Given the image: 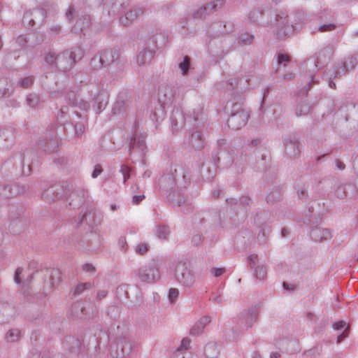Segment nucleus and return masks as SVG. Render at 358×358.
Instances as JSON below:
<instances>
[{
	"label": "nucleus",
	"instance_id": "63",
	"mask_svg": "<svg viewBox=\"0 0 358 358\" xmlns=\"http://www.w3.org/2000/svg\"><path fill=\"white\" fill-rule=\"evenodd\" d=\"M117 244L122 251H127L128 245L125 237H120L118 240Z\"/></svg>",
	"mask_w": 358,
	"mask_h": 358
},
{
	"label": "nucleus",
	"instance_id": "31",
	"mask_svg": "<svg viewBox=\"0 0 358 358\" xmlns=\"http://www.w3.org/2000/svg\"><path fill=\"white\" fill-rule=\"evenodd\" d=\"M265 10L262 8H257L251 10L248 14V18L251 22L255 23H262L264 24H269V21L264 20Z\"/></svg>",
	"mask_w": 358,
	"mask_h": 358
},
{
	"label": "nucleus",
	"instance_id": "6",
	"mask_svg": "<svg viewBox=\"0 0 358 358\" xmlns=\"http://www.w3.org/2000/svg\"><path fill=\"white\" fill-rule=\"evenodd\" d=\"M358 64V53L348 56L343 62L335 64L331 68L324 72V77L328 80V85L331 88L335 89L336 84L333 79L345 74L354 69Z\"/></svg>",
	"mask_w": 358,
	"mask_h": 358
},
{
	"label": "nucleus",
	"instance_id": "25",
	"mask_svg": "<svg viewBox=\"0 0 358 358\" xmlns=\"http://www.w3.org/2000/svg\"><path fill=\"white\" fill-rule=\"evenodd\" d=\"M71 315L73 317L80 319H87L91 317H94L95 314L94 311L92 313L90 311V308L87 307V304L85 302L77 301L72 305L71 307Z\"/></svg>",
	"mask_w": 358,
	"mask_h": 358
},
{
	"label": "nucleus",
	"instance_id": "16",
	"mask_svg": "<svg viewBox=\"0 0 358 358\" xmlns=\"http://www.w3.org/2000/svg\"><path fill=\"white\" fill-rule=\"evenodd\" d=\"M75 8L70 6L66 12V17L68 20L73 24L71 30L73 32L80 34H85V31L88 29L91 24V18L88 15H77V19L74 22Z\"/></svg>",
	"mask_w": 358,
	"mask_h": 358
},
{
	"label": "nucleus",
	"instance_id": "57",
	"mask_svg": "<svg viewBox=\"0 0 358 358\" xmlns=\"http://www.w3.org/2000/svg\"><path fill=\"white\" fill-rule=\"evenodd\" d=\"M90 236L94 237H90L91 239H93V243L87 245V249L89 250H94L96 248H97L101 243V238L94 234L92 232L90 233Z\"/></svg>",
	"mask_w": 358,
	"mask_h": 358
},
{
	"label": "nucleus",
	"instance_id": "47",
	"mask_svg": "<svg viewBox=\"0 0 358 358\" xmlns=\"http://www.w3.org/2000/svg\"><path fill=\"white\" fill-rule=\"evenodd\" d=\"M313 208H309L308 211L305 213V217L303 218V223L310 225L312 224H315L317 222L318 218L313 216Z\"/></svg>",
	"mask_w": 358,
	"mask_h": 358
},
{
	"label": "nucleus",
	"instance_id": "34",
	"mask_svg": "<svg viewBox=\"0 0 358 358\" xmlns=\"http://www.w3.org/2000/svg\"><path fill=\"white\" fill-rule=\"evenodd\" d=\"M201 177L210 180L215 175V169L211 163H203L199 169Z\"/></svg>",
	"mask_w": 358,
	"mask_h": 358
},
{
	"label": "nucleus",
	"instance_id": "40",
	"mask_svg": "<svg viewBox=\"0 0 358 358\" xmlns=\"http://www.w3.org/2000/svg\"><path fill=\"white\" fill-rule=\"evenodd\" d=\"M27 105L34 109H37L41 103L40 96L35 93H30L26 98Z\"/></svg>",
	"mask_w": 358,
	"mask_h": 358
},
{
	"label": "nucleus",
	"instance_id": "39",
	"mask_svg": "<svg viewBox=\"0 0 358 358\" xmlns=\"http://www.w3.org/2000/svg\"><path fill=\"white\" fill-rule=\"evenodd\" d=\"M49 275L51 286L53 287L57 285L61 281L62 273L59 268H52L47 271Z\"/></svg>",
	"mask_w": 358,
	"mask_h": 358
},
{
	"label": "nucleus",
	"instance_id": "56",
	"mask_svg": "<svg viewBox=\"0 0 358 358\" xmlns=\"http://www.w3.org/2000/svg\"><path fill=\"white\" fill-rule=\"evenodd\" d=\"M90 64L94 69H99L104 66L103 64H102V60L99 53L95 55L92 58Z\"/></svg>",
	"mask_w": 358,
	"mask_h": 358
},
{
	"label": "nucleus",
	"instance_id": "61",
	"mask_svg": "<svg viewBox=\"0 0 358 358\" xmlns=\"http://www.w3.org/2000/svg\"><path fill=\"white\" fill-rule=\"evenodd\" d=\"M238 81L236 78H230L226 83V87L228 91H233L237 85Z\"/></svg>",
	"mask_w": 358,
	"mask_h": 358
},
{
	"label": "nucleus",
	"instance_id": "22",
	"mask_svg": "<svg viewBox=\"0 0 358 358\" xmlns=\"http://www.w3.org/2000/svg\"><path fill=\"white\" fill-rule=\"evenodd\" d=\"M176 280L185 287H190L194 285V278L192 272L185 266L178 264L175 270Z\"/></svg>",
	"mask_w": 358,
	"mask_h": 358
},
{
	"label": "nucleus",
	"instance_id": "52",
	"mask_svg": "<svg viewBox=\"0 0 358 358\" xmlns=\"http://www.w3.org/2000/svg\"><path fill=\"white\" fill-rule=\"evenodd\" d=\"M336 26L334 21L321 23L318 27V31L320 32H327L334 31Z\"/></svg>",
	"mask_w": 358,
	"mask_h": 358
},
{
	"label": "nucleus",
	"instance_id": "20",
	"mask_svg": "<svg viewBox=\"0 0 358 358\" xmlns=\"http://www.w3.org/2000/svg\"><path fill=\"white\" fill-rule=\"evenodd\" d=\"M278 67L275 73L280 78L289 80L292 78L293 74L291 72L290 57L287 55L279 53L277 57Z\"/></svg>",
	"mask_w": 358,
	"mask_h": 358
},
{
	"label": "nucleus",
	"instance_id": "8",
	"mask_svg": "<svg viewBox=\"0 0 358 358\" xmlns=\"http://www.w3.org/2000/svg\"><path fill=\"white\" fill-rule=\"evenodd\" d=\"M104 66H110L109 74L113 79H117L124 70L125 62L119 58V53L115 50H103L99 52Z\"/></svg>",
	"mask_w": 358,
	"mask_h": 358
},
{
	"label": "nucleus",
	"instance_id": "2",
	"mask_svg": "<svg viewBox=\"0 0 358 358\" xmlns=\"http://www.w3.org/2000/svg\"><path fill=\"white\" fill-rule=\"evenodd\" d=\"M231 98L226 102L224 109L231 115L227 125L229 129L238 130L244 127L250 117V113L242 108L243 98L240 94H230Z\"/></svg>",
	"mask_w": 358,
	"mask_h": 358
},
{
	"label": "nucleus",
	"instance_id": "49",
	"mask_svg": "<svg viewBox=\"0 0 358 358\" xmlns=\"http://www.w3.org/2000/svg\"><path fill=\"white\" fill-rule=\"evenodd\" d=\"M254 275L257 279L259 280L265 279L266 277V267L264 265H258L255 266L254 271Z\"/></svg>",
	"mask_w": 358,
	"mask_h": 358
},
{
	"label": "nucleus",
	"instance_id": "14",
	"mask_svg": "<svg viewBox=\"0 0 358 358\" xmlns=\"http://www.w3.org/2000/svg\"><path fill=\"white\" fill-rule=\"evenodd\" d=\"M306 71L300 73L298 78V87L303 93H308L311 89L313 85L318 83L316 73H318L320 67L313 61H307L306 62Z\"/></svg>",
	"mask_w": 358,
	"mask_h": 358
},
{
	"label": "nucleus",
	"instance_id": "33",
	"mask_svg": "<svg viewBox=\"0 0 358 358\" xmlns=\"http://www.w3.org/2000/svg\"><path fill=\"white\" fill-rule=\"evenodd\" d=\"M333 55V50L331 48L327 46L324 47L319 53L316 59H310L309 61H313L317 64V67H319L320 64L326 62L327 60L330 59L331 57Z\"/></svg>",
	"mask_w": 358,
	"mask_h": 358
},
{
	"label": "nucleus",
	"instance_id": "26",
	"mask_svg": "<svg viewBox=\"0 0 358 358\" xmlns=\"http://www.w3.org/2000/svg\"><path fill=\"white\" fill-rule=\"evenodd\" d=\"M175 91L171 85H162L158 91V99L162 105H169L173 102Z\"/></svg>",
	"mask_w": 358,
	"mask_h": 358
},
{
	"label": "nucleus",
	"instance_id": "28",
	"mask_svg": "<svg viewBox=\"0 0 358 358\" xmlns=\"http://www.w3.org/2000/svg\"><path fill=\"white\" fill-rule=\"evenodd\" d=\"M62 348L64 351L76 353L81 349V343L80 340L72 336H65L62 341Z\"/></svg>",
	"mask_w": 358,
	"mask_h": 358
},
{
	"label": "nucleus",
	"instance_id": "3",
	"mask_svg": "<svg viewBox=\"0 0 358 358\" xmlns=\"http://www.w3.org/2000/svg\"><path fill=\"white\" fill-rule=\"evenodd\" d=\"M166 36L167 34L159 28L149 33L148 38L138 48L136 59L138 66H143L151 61L155 54L158 43H163Z\"/></svg>",
	"mask_w": 358,
	"mask_h": 358
},
{
	"label": "nucleus",
	"instance_id": "18",
	"mask_svg": "<svg viewBox=\"0 0 358 358\" xmlns=\"http://www.w3.org/2000/svg\"><path fill=\"white\" fill-rule=\"evenodd\" d=\"M203 117L199 118L197 122H194L191 127L187 128L189 134L186 141H187L189 145L198 150H202L204 148V139L200 124L201 121H203Z\"/></svg>",
	"mask_w": 358,
	"mask_h": 358
},
{
	"label": "nucleus",
	"instance_id": "51",
	"mask_svg": "<svg viewBox=\"0 0 358 358\" xmlns=\"http://www.w3.org/2000/svg\"><path fill=\"white\" fill-rule=\"evenodd\" d=\"M150 245L147 243L141 242L138 243L134 248L135 252L140 255L146 254L150 250Z\"/></svg>",
	"mask_w": 358,
	"mask_h": 358
},
{
	"label": "nucleus",
	"instance_id": "30",
	"mask_svg": "<svg viewBox=\"0 0 358 358\" xmlns=\"http://www.w3.org/2000/svg\"><path fill=\"white\" fill-rule=\"evenodd\" d=\"M211 321V318L209 316H203L190 329V334L192 336H199L204 330L206 326L209 324Z\"/></svg>",
	"mask_w": 358,
	"mask_h": 358
},
{
	"label": "nucleus",
	"instance_id": "32",
	"mask_svg": "<svg viewBox=\"0 0 358 358\" xmlns=\"http://www.w3.org/2000/svg\"><path fill=\"white\" fill-rule=\"evenodd\" d=\"M254 35L252 33L242 31L238 33V37L236 38V42L235 43L233 48H236V43L238 45H249L253 43Z\"/></svg>",
	"mask_w": 358,
	"mask_h": 358
},
{
	"label": "nucleus",
	"instance_id": "60",
	"mask_svg": "<svg viewBox=\"0 0 358 358\" xmlns=\"http://www.w3.org/2000/svg\"><path fill=\"white\" fill-rule=\"evenodd\" d=\"M130 168L127 165H122L120 168V172L122 174L123 182H125L130 178Z\"/></svg>",
	"mask_w": 358,
	"mask_h": 358
},
{
	"label": "nucleus",
	"instance_id": "41",
	"mask_svg": "<svg viewBox=\"0 0 358 358\" xmlns=\"http://www.w3.org/2000/svg\"><path fill=\"white\" fill-rule=\"evenodd\" d=\"M24 228V223L20 219L13 220L9 225L10 231L14 234H20Z\"/></svg>",
	"mask_w": 358,
	"mask_h": 358
},
{
	"label": "nucleus",
	"instance_id": "5",
	"mask_svg": "<svg viewBox=\"0 0 358 358\" xmlns=\"http://www.w3.org/2000/svg\"><path fill=\"white\" fill-rule=\"evenodd\" d=\"M73 116H71L69 113V108L67 106H62L57 113V122L60 126L63 127V129L65 131L67 129L66 126L67 124L71 125L73 128L74 136L80 138L85 132L86 122V117L83 116L78 112H73Z\"/></svg>",
	"mask_w": 358,
	"mask_h": 358
},
{
	"label": "nucleus",
	"instance_id": "15",
	"mask_svg": "<svg viewBox=\"0 0 358 358\" xmlns=\"http://www.w3.org/2000/svg\"><path fill=\"white\" fill-rule=\"evenodd\" d=\"M58 145V132L54 125H52L44 135L40 136L38 141L36 143L38 150L45 154L55 152Z\"/></svg>",
	"mask_w": 358,
	"mask_h": 358
},
{
	"label": "nucleus",
	"instance_id": "37",
	"mask_svg": "<svg viewBox=\"0 0 358 358\" xmlns=\"http://www.w3.org/2000/svg\"><path fill=\"white\" fill-rule=\"evenodd\" d=\"M170 233L171 231L169 226L165 224H159L156 226L155 234L159 239H166L169 236Z\"/></svg>",
	"mask_w": 358,
	"mask_h": 358
},
{
	"label": "nucleus",
	"instance_id": "13",
	"mask_svg": "<svg viewBox=\"0 0 358 358\" xmlns=\"http://www.w3.org/2000/svg\"><path fill=\"white\" fill-rule=\"evenodd\" d=\"M103 84L90 83L87 85V91L92 98V107L96 114L106 108L108 102V94L103 90Z\"/></svg>",
	"mask_w": 358,
	"mask_h": 358
},
{
	"label": "nucleus",
	"instance_id": "10",
	"mask_svg": "<svg viewBox=\"0 0 358 358\" xmlns=\"http://www.w3.org/2000/svg\"><path fill=\"white\" fill-rule=\"evenodd\" d=\"M199 118V114L194 111L193 116L187 115L180 107L174 106L170 116L171 129L173 133L178 132L187 126L191 127Z\"/></svg>",
	"mask_w": 358,
	"mask_h": 358
},
{
	"label": "nucleus",
	"instance_id": "59",
	"mask_svg": "<svg viewBox=\"0 0 358 358\" xmlns=\"http://www.w3.org/2000/svg\"><path fill=\"white\" fill-rule=\"evenodd\" d=\"M178 296H179V291L178 289H176V288H170L169 289L168 297H169V300L170 301L171 303H175L177 301Z\"/></svg>",
	"mask_w": 358,
	"mask_h": 358
},
{
	"label": "nucleus",
	"instance_id": "38",
	"mask_svg": "<svg viewBox=\"0 0 358 358\" xmlns=\"http://www.w3.org/2000/svg\"><path fill=\"white\" fill-rule=\"evenodd\" d=\"M21 338V331L19 329H11L5 335L4 339L7 343H15Z\"/></svg>",
	"mask_w": 358,
	"mask_h": 358
},
{
	"label": "nucleus",
	"instance_id": "1",
	"mask_svg": "<svg viewBox=\"0 0 358 358\" xmlns=\"http://www.w3.org/2000/svg\"><path fill=\"white\" fill-rule=\"evenodd\" d=\"M192 180L190 169L185 165L177 164L173 165L158 180L160 191L173 205L181 207L185 214L190 213L194 209L185 194Z\"/></svg>",
	"mask_w": 358,
	"mask_h": 358
},
{
	"label": "nucleus",
	"instance_id": "44",
	"mask_svg": "<svg viewBox=\"0 0 358 358\" xmlns=\"http://www.w3.org/2000/svg\"><path fill=\"white\" fill-rule=\"evenodd\" d=\"M311 106L307 101H302L299 103L296 108V115L302 116L307 115L310 110Z\"/></svg>",
	"mask_w": 358,
	"mask_h": 358
},
{
	"label": "nucleus",
	"instance_id": "29",
	"mask_svg": "<svg viewBox=\"0 0 358 358\" xmlns=\"http://www.w3.org/2000/svg\"><path fill=\"white\" fill-rule=\"evenodd\" d=\"M310 236L315 241H322L330 240L332 237V233L330 229L315 227L310 231Z\"/></svg>",
	"mask_w": 358,
	"mask_h": 358
},
{
	"label": "nucleus",
	"instance_id": "48",
	"mask_svg": "<svg viewBox=\"0 0 358 358\" xmlns=\"http://www.w3.org/2000/svg\"><path fill=\"white\" fill-rule=\"evenodd\" d=\"M191 59L189 56L186 55L183 57V60L179 63L178 67L180 69L182 75H186L190 69Z\"/></svg>",
	"mask_w": 358,
	"mask_h": 358
},
{
	"label": "nucleus",
	"instance_id": "23",
	"mask_svg": "<svg viewBox=\"0 0 358 358\" xmlns=\"http://www.w3.org/2000/svg\"><path fill=\"white\" fill-rule=\"evenodd\" d=\"M46 186L47 185H44L43 187L44 190L42 196L48 201L59 199L64 193V187L60 183H55L45 188Z\"/></svg>",
	"mask_w": 358,
	"mask_h": 358
},
{
	"label": "nucleus",
	"instance_id": "55",
	"mask_svg": "<svg viewBox=\"0 0 358 358\" xmlns=\"http://www.w3.org/2000/svg\"><path fill=\"white\" fill-rule=\"evenodd\" d=\"M13 136L12 128H1L0 129V138L5 141L11 138Z\"/></svg>",
	"mask_w": 358,
	"mask_h": 358
},
{
	"label": "nucleus",
	"instance_id": "7",
	"mask_svg": "<svg viewBox=\"0 0 358 358\" xmlns=\"http://www.w3.org/2000/svg\"><path fill=\"white\" fill-rule=\"evenodd\" d=\"M267 13H269L271 17L269 24L273 27L274 34L278 38H283L293 31L294 27L289 24L288 15L285 12L280 10H269Z\"/></svg>",
	"mask_w": 358,
	"mask_h": 358
},
{
	"label": "nucleus",
	"instance_id": "58",
	"mask_svg": "<svg viewBox=\"0 0 358 358\" xmlns=\"http://www.w3.org/2000/svg\"><path fill=\"white\" fill-rule=\"evenodd\" d=\"M210 300L215 303L220 304L224 301V299L220 292H213L210 297Z\"/></svg>",
	"mask_w": 358,
	"mask_h": 358
},
{
	"label": "nucleus",
	"instance_id": "54",
	"mask_svg": "<svg viewBox=\"0 0 358 358\" xmlns=\"http://www.w3.org/2000/svg\"><path fill=\"white\" fill-rule=\"evenodd\" d=\"M45 62L52 66L57 67V55L54 52H48L45 56Z\"/></svg>",
	"mask_w": 358,
	"mask_h": 358
},
{
	"label": "nucleus",
	"instance_id": "64",
	"mask_svg": "<svg viewBox=\"0 0 358 358\" xmlns=\"http://www.w3.org/2000/svg\"><path fill=\"white\" fill-rule=\"evenodd\" d=\"M103 172V169L100 164H96L92 173V177L96 178Z\"/></svg>",
	"mask_w": 358,
	"mask_h": 358
},
{
	"label": "nucleus",
	"instance_id": "45",
	"mask_svg": "<svg viewBox=\"0 0 358 358\" xmlns=\"http://www.w3.org/2000/svg\"><path fill=\"white\" fill-rule=\"evenodd\" d=\"M34 80L35 78L33 76H29L22 78L18 80L17 86L24 89L29 88L33 85Z\"/></svg>",
	"mask_w": 358,
	"mask_h": 358
},
{
	"label": "nucleus",
	"instance_id": "43",
	"mask_svg": "<svg viewBox=\"0 0 358 358\" xmlns=\"http://www.w3.org/2000/svg\"><path fill=\"white\" fill-rule=\"evenodd\" d=\"M317 18L321 23L334 21V17L331 12L327 9H324L317 15Z\"/></svg>",
	"mask_w": 358,
	"mask_h": 358
},
{
	"label": "nucleus",
	"instance_id": "46",
	"mask_svg": "<svg viewBox=\"0 0 358 358\" xmlns=\"http://www.w3.org/2000/svg\"><path fill=\"white\" fill-rule=\"evenodd\" d=\"M226 201L227 203H231V205H237L242 206L243 209L246 208V206H248L251 201L250 199L247 196H243L239 200L236 199H226Z\"/></svg>",
	"mask_w": 358,
	"mask_h": 358
},
{
	"label": "nucleus",
	"instance_id": "24",
	"mask_svg": "<svg viewBox=\"0 0 358 358\" xmlns=\"http://www.w3.org/2000/svg\"><path fill=\"white\" fill-rule=\"evenodd\" d=\"M258 317V308L253 306L248 310L241 312L239 320L243 327L246 329L252 327L253 324L257 321Z\"/></svg>",
	"mask_w": 358,
	"mask_h": 358
},
{
	"label": "nucleus",
	"instance_id": "42",
	"mask_svg": "<svg viewBox=\"0 0 358 358\" xmlns=\"http://www.w3.org/2000/svg\"><path fill=\"white\" fill-rule=\"evenodd\" d=\"M20 192L15 189L13 191V187L10 185H0V196L4 198H9L19 194Z\"/></svg>",
	"mask_w": 358,
	"mask_h": 358
},
{
	"label": "nucleus",
	"instance_id": "21",
	"mask_svg": "<svg viewBox=\"0 0 358 358\" xmlns=\"http://www.w3.org/2000/svg\"><path fill=\"white\" fill-rule=\"evenodd\" d=\"M283 145L286 155L292 158L296 157L300 152L299 138L296 134H289L283 137Z\"/></svg>",
	"mask_w": 358,
	"mask_h": 358
},
{
	"label": "nucleus",
	"instance_id": "11",
	"mask_svg": "<svg viewBox=\"0 0 358 358\" xmlns=\"http://www.w3.org/2000/svg\"><path fill=\"white\" fill-rule=\"evenodd\" d=\"M159 268L160 263L159 260L152 259V262L136 269L134 274L139 282L152 284L159 281L161 278Z\"/></svg>",
	"mask_w": 358,
	"mask_h": 358
},
{
	"label": "nucleus",
	"instance_id": "62",
	"mask_svg": "<svg viewBox=\"0 0 358 358\" xmlns=\"http://www.w3.org/2000/svg\"><path fill=\"white\" fill-rule=\"evenodd\" d=\"M249 265L251 268L257 266V264L258 262V255L255 254L250 255L248 257Z\"/></svg>",
	"mask_w": 358,
	"mask_h": 358
},
{
	"label": "nucleus",
	"instance_id": "36",
	"mask_svg": "<svg viewBox=\"0 0 358 358\" xmlns=\"http://www.w3.org/2000/svg\"><path fill=\"white\" fill-rule=\"evenodd\" d=\"M213 13V7L206 4L202 6L199 9L195 10L193 13V17L195 19L205 17L206 15H208Z\"/></svg>",
	"mask_w": 358,
	"mask_h": 358
},
{
	"label": "nucleus",
	"instance_id": "19",
	"mask_svg": "<svg viewBox=\"0 0 358 358\" xmlns=\"http://www.w3.org/2000/svg\"><path fill=\"white\" fill-rule=\"evenodd\" d=\"M134 347V343L129 337L122 336L111 346L110 354L115 358L124 357L130 354Z\"/></svg>",
	"mask_w": 358,
	"mask_h": 358
},
{
	"label": "nucleus",
	"instance_id": "12",
	"mask_svg": "<svg viewBox=\"0 0 358 358\" xmlns=\"http://www.w3.org/2000/svg\"><path fill=\"white\" fill-rule=\"evenodd\" d=\"M84 55V51L80 47H74L70 50H66L57 55V69L66 72L71 69L74 64L80 61Z\"/></svg>",
	"mask_w": 358,
	"mask_h": 358
},
{
	"label": "nucleus",
	"instance_id": "50",
	"mask_svg": "<svg viewBox=\"0 0 358 358\" xmlns=\"http://www.w3.org/2000/svg\"><path fill=\"white\" fill-rule=\"evenodd\" d=\"M203 241V236L201 231H194L192 235L191 243L194 246H199Z\"/></svg>",
	"mask_w": 358,
	"mask_h": 358
},
{
	"label": "nucleus",
	"instance_id": "17",
	"mask_svg": "<svg viewBox=\"0 0 358 358\" xmlns=\"http://www.w3.org/2000/svg\"><path fill=\"white\" fill-rule=\"evenodd\" d=\"M46 12L43 8H34L26 11L23 15L22 24L30 29H33L43 24Z\"/></svg>",
	"mask_w": 358,
	"mask_h": 358
},
{
	"label": "nucleus",
	"instance_id": "4",
	"mask_svg": "<svg viewBox=\"0 0 358 358\" xmlns=\"http://www.w3.org/2000/svg\"><path fill=\"white\" fill-rule=\"evenodd\" d=\"M129 0H111V6L108 10V15H119L120 22L126 25L138 18L145 10L143 6L129 8Z\"/></svg>",
	"mask_w": 358,
	"mask_h": 358
},
{
	"label": "nucleus",
	"instance_id": "53",
	"mask_svg": "<svg viewBox=\"0 0 358 358\" xmlns=\"http://www.w3.org/2000/svg\"><path fill=\"white\" fill-rule=\"evenodd\" d=\"M92 287V285L90 282L80 283L75 288L73 295H74V296H79L85 290L90 289Z\"/></svg>",
	"mask_w": 358,
	"mask_h": 358
},
{
	"label": "nucleus",
	"instance_id": "9",
	"mask_svg": "<svg viewBox=\"0 0 358 358\" xmlns=\"http://www.w3.org/2000/svg\"><path fill=\"white\" fill-rule=\"evenodd\" d=\"M138 128V122L136 121L132 126V136L129 141V155L135 157L136 159H142L147 149L145 144L146 135L144 133H141Z\"/></svg>",
	"mask_w": 358,
	"mask_h": 358
},
{
	"label": "nucleus",
	"instance_id": "35",
	"mask_svg": "<svg viewBox=\"0 0 358 358\" xmlns=\"http://www.w3.org/2000/svg\"><path fill=\"white\" fill-rule=\"evenodd\" d=\"M167 105H162V103H160L159 107L155 108L150 116L152 121L159 123L164 120L166 117L164 108Z\"/></svg>",
	"mask_w": 358,
	"mask_h": 358
},
{
	"label": "nucleus",
	"instance_id": "27",
	"mask_svg": "<svg viewBox=\"0 0 358 358\" xmlns=\"http://www.w3.org/2000/svg\"><path fill=\"white\" fill-rule=\"evenodd\" d=\"M62 96L64 100L71 106L78 107L83 110H87L90 107V103L86 101L80 100L78 101L76 99V94L74 91L65 92Z\"/></svg>",
	"mask_w": 358,
	"mask_h": 358
}]
</instances>
